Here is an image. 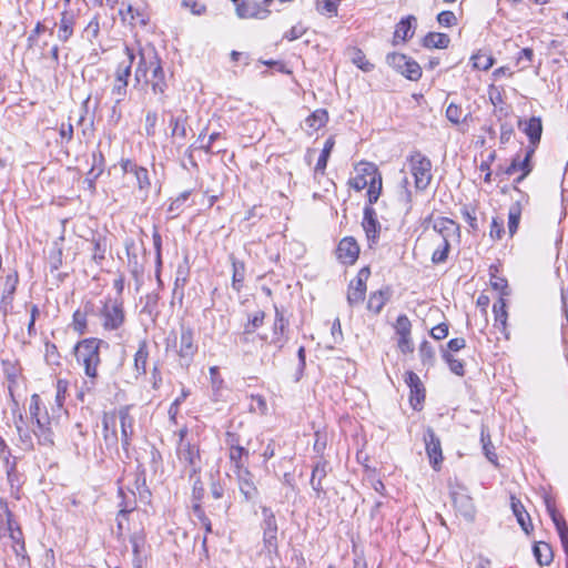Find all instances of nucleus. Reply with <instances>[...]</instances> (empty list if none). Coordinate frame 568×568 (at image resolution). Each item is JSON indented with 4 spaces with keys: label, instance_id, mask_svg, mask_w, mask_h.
<instances>
[{
    "label": "nucleus",
    "instance_id": "58",
    "mask_svg": "<svg viewBox=\"0 0 568 568\" xmlns=\"http://www.w3.org/2000/svg\"><path fill=\"white\" fill-rule=\"evenodd\" d=\"M210 378L213 390L219 392L223 387L224 381L219 373L217 366L210 367Z\"/></svg>",
    "mask_w": 568,
    "mask_h": 568
},
{
    "label": "nucleus",
    "instance_id": "54",
    "mask_svg": "<svg viewBox=\"0 0 568 568\" xmlns=\"http://www.w3.org/2000/svg\"><path fill=\"white\" fill-rule=\"evenodd\" d=\"M337 0H321L317 2V10L329 17L337 14Z\"/></svg>",
    "mask_w": 568,
    "mask_h": 568
},
{
    "label": "nucleus",
    "instance_id": "3",
    "mask_svg": "<svg viewBox=\"0 0 568 568\" xmlns=\"http://www.w3.org/2000/svg\"><path fill=\"white\" fill-rule=\"evenodd\" d=\"M134 79L136 83L144 82L150 85L152 92L160 97V101H164L168 83L161 60L154 50L140 53Z\"/></svg>",
    "mask_w": 568,
    "mask_h": 568
},
{
    "label": "nucleus",
    "instance_id": "9",
    "mask_svg": "<svg viewBox=\"0 0 568 568\" xmlns=\"http://www.w3.org/2000/svg\"><path fill=\"white\" fill-rule=\"evenodd\" d=\"M197 352V345L194 342V334L192 328L182 326L180 336V346L176 351L181 364L189 366L193 356Z\"/></svg>",
    "mask_w": 568,
    "mask_h": 568
},
{
    "label": "nucleus",
    "instance_id": "10",
    "mask_svg": "<svg viewBox=\"0 0 568 568\" xmlns=\"http://www.w3.org/2000/svg\"><path fill=\"white\" fill-rule=\"evenodd\" d=\"M424 442L430 465L435 470L439 469L443 462L442 444L433 428L428 427L425 430Z\"/></svg>",
    "mask_w": 568,
    "mask_h": 568
},
{
    "label": "nucleus",
    "instance_id": "63",
    "mask_svg": "<svg viewBox=\"0 0 568 568\" xmlns=\"http://www.w3.org/2000/svg\"><path fill=\"white\" fill-rule=\"evenodd\" d=\"M490 284L494 290L498 291L503 296L508 295V284L507 281L503 277H498L496 275L491 276Z\"/></svg>",
    "mask_w": 568,
    "mask_h": 568
},
{
    "label": "nucleus",
    "instance_id": "1",
    "mask_svg": "<svg viewBox=\"0 0 568 568\" xmlns=\"http://www.w3.org/2000/svg\"><path fill=\"white\" fill-rule=\"evenodd\" d=\"M30 418L34 428L29 429L22 415L14 420L19 442L23 450H31L34 447V437L39 445H53V430L51 428V419L45 410L42 412L41 398L38 394H33L29 405Z\"/></svg>",
    "mask_w": 568,
    "mask_h": 568
},
{
    "label": "nucleus",
    "instance_id": "2",
    "mask_svg": "<svg viewBox=\"0 0 568 568\" xmlns=\"http://www.w3.org/2000/svg\"><path fill=\"white\" fill-rule=\"evenodd\" d=\"M108 347V344L99 338L90 337L80 341L74 346V355L78 364L83 367L85 379L81 387L80 396L84 392L91 393L95 389L99 378L98 367L101 364L100 348Z\"/></svg>",
    "mask_w": 568,
    "mask_h": 568
},
{
    "label": "nucleus",
    "instance_id": "16",
    "mask_svg": "<svg viewBox=\"0 0 568 568\" xmlns=\"http://www.w3.org/2000/svg\"><path fill=\"white\" fill-rule=\"evenodd\" d=\"M288 326V321L284 317L282 311L275 307V320L273 323V334L270 341L271 344L276 346V348L281 349L285 345L287 337L285 336V331Z\"/></svg>",
    "mask_w": 568,
    "mask_h": 568
},
{
    "label": "nucleus",
    "instance_id": "31",
    "mask_svg": "<svg viewBox=\"0 0 568 568\" xmlns=\"http://www.w3.org/2000/svg\"><path fill=\"white\" fill-rule=\"evenodd\" d=\"M534 555L541 566H547L552 561L554 555L549 544L539 541L534 546Z\"/></svg>",
    "mask_w": 568,
    "mask_h": 568
},
{
    "label": "nucleus",
    "instance_id": "33",
    "mask_svg": "<svg viewBox=\"0 0 568 568\" xmlns=\"http://www.w3.org/2000/svg\"><path fill=\"white\" fill-rule=\"evenodd\" d=\"M450 42V39L445 33L429 32L423 41L426 48L446 49Z\"/></svg>",
    "mask_w": 568,
    "mask_h": 568
},
{
    "label": "nucleus",
    "instance_id": "49",
    "mask_svg": "<svg viewBox=\"0 0 568 568\" xmlns=\"http://www.w3.org/2000/svg\"><path fill=\"white\" fill-rule=\"evenodd\" d=\"M396 334L399 336H407L412 333V323L407 315L402 314L397 317L396 323L394 325Z\"/></svg>",
    "mask_w": 568,
    "mask_h": 568
},
{
    "label": "nucleus",
    "instance_id": "57",
    "mask_svg": "<svg viewBox=\"0 0 568 568\" xmlns=\"http://www.w3.org/2000/svg\"><path fill=\"white\" fill-rule=\"evenodd\" d=\"M437 21L443 27H453L457 22V18L453 11H442L437 16Z\"/></svg>",
    "mask_w": 568,
    "mask_h": 568
},
{
    "label": "nucleus",
    "instance_id": "5",
    "mask_svg": "<svg viewBox=\"0 0 568 568\" xmlns=\"http://www.w3.org/2000/svg\"><path fill=\"white\" fill-rule=\"evenodd\" d=\"M98 315L101 318V324L105 331L119 329L125 321V313L123 301L121 297L108 296L101 301V307Z\"/></svg>",
    "mask_w": 568,
    "mask_h": 568
},
{
    "label": "nucleus",
    "instance_id": "34",
    "mask_svg": "<svg viewBox=\"0 0 568 568\" xmlns=\"http://www.w3.org/2000/svg\"><path fill=\"white\" fill-rule=\"evenodd\" d=\"M229 450L230 460L234 464L236 471L247 469L245 464L250 455L248 450L243 446L232 447V449Z\"/></svg>",
    "mask_w": 568,
    "mask_h": 568
},
{
    "label": "nucleus",
    "instance_id": "28",
    "mask_svg": "<svg viewBox=\"0 0 568 568\" xmlns=\"http://www.w3.org/2000/svg\"><path fill=\"white\" fill-rule=\"evenodd\" d=\"M389 297L390 291L388 288L373 292L369 295L367 308L374 312L375 314H378L386 304V302L389 300Z\"/></svg>",
    "mask_w": 568,
    "mask_h": 568
},
{
    "label": "nucleus",
    "instance_id": "24",
    "mask_svg": "<svg viewBox=\"0 0 568 568\" xmlns=\"http://www.w3.org/2000/svg\"><path fill=\"white\" fill-rule=\"evenodd\" d=\"M416 24V18L414 16H408L402 19L395 28L394 32V41L402 40L406 41L407 39L414 36Z\"/></svg>",
    "mask_w": 568,
    "mask_h": 568
},
{
    "label": "nucleus",
    "instance_id": "18",
    "mask_svg": "<svg viewBox=\"0 0 568 568\" xmlns=\"http://www.w3.org/2000/svg\"><path fill=\"white\" fill-rule=\"evenodd\" d=\"M239 487L244 496L245 500H253L257 497V488L253 481V475L248 469H242L236 471Z\"/></svg>",
    "mask_w": 568,
    "mask_h": 568
},
{
    "label": "nucleus",
    "instance_id": "59",
    "mask_svg": "<svg viewBox=\"0 0 568 568\" xmlns=\"http://www.w3.org/2000/svg\"><path fill=\"white\" fill-rule=\"evenodd\" d=\"M158 122V114L154 111H149L145 115V132L146 135L152 136L155 133V125Z\"/></svg>",
    "mask_w": 568,
    "mask_h": 568
},
{
    "label": "nucleus",
    "instance_id": "52",
    "mask_svg": "<svg viewBox=\"0 0 568 568\" xmlns=\"http://www.w3.org/2000/svg\"><path fill=\"white\" fill-rule=\"evenodd\" d=\"M419 356L423 364H433L435 359V352L428 341H424L419 345Z\"/></svg>",
    "mask_w": 568,
    "mask_h": 568
},
{
    "label": "nucleus",
    "instance_id": "62",
    "mask_svg": "<svg viewBox=\"0 0 568 568\" xmlns=\"http://www.w3.org/2000/svg\"><path fill=\"white\" fill-rule=\"evenodd\" d=\"M73 327L79 333L83 334L87 328V315L80 311L73 314Z\"/></svg>",
    "mask_w": 568,
    "mask_h": 568
},
{
    "label": "nucleus",
    "instance_id": "44",
    "mask_svg": "<svg viewBox=\"0 0 568 568\" xmlns=\"http://www.w3.org/2000/svg\"><path fill=\"white\" fill-rule=\"evenodd\" d=\"M351 59L352 62L364 72H371L374 69V64L366 59L364 52L358 48L352 50Z\"/></svg>",
    "mask_w": 568,
    "mask_h": 568
},
{
    "label": "nucleus",
    "instance_id": "15",
    "mask_svg": "<svg viewBox=\"0 0 568 568\" xmlns=\"http://www.w3.org/2000/svg\"><path fill=\"white\" fill-rule=\"evenodd\" d=\"M337 258L344 264H353L358 257L359 246L353 237H344L337 246Z\"/></svg>",
    "mask_w": 568,
    "mask_h": 568
},
{
    "label": "nucleus",
    "instance_id": "35",
    "mask_svg": "<svg viewBox=\"0 0 568 568\" xmlns=\"http://www.w3.org/2000/svg\"><path fill=\"white\" fill-rule=\"evenodd\" d=\"M511 509L523 530L528 532V527L530 526L529 515L527 514L520 500L516 499L515 497H511Z\"/></svg>",
    "mask_w": 568,
    "mask_h": 568
},
{
    "label": "nucleus",
    "instance_id": "42",
    "mask_svg": "<svg viewBox=\"0 0 568 568\" xmlns=\"http://www.w3.org/2000/svg\"><path fill=\"white\" fill-rule=\"evenodd\" d=\"M92 260L97 264H101V262L105 258L106 252V241L102 236H93L92 241Z\"/></svg>",
    "mask_w": 568,
    "mask_h": 568
},
{
    "label": "nucleus",
    "instance_id": "60",
    "mask_svg": "<svg viewBox=\"0 0 568 568\" xmlns=\"http://www.w3.org/2000/svg\"><path fill=\"white\" fill-rule=\"evenodd\" d=\"M534 57V51L530 48H525L519 52L517 58V64L520 65L521 69H526L531 62Z\"/></svg>",
    "mask_w": 568,
    "mask_h": 568
},
{
    "label": "nucleus",
    "instance_id": "46",
    "mask_svg": "<svg viewBox=\"0 0 568 568\" xmlns=\"http://www.w3.org/2000/svg\"><path fill=\"white\" fill-rule=\"evenodd\" d=\"M471 60L476 69L484 71L488 70L494 64V58L490 54L484 52H478L474 54L471 57Z\"/></svg>",
    "mask_w": 568,
    "mask_h": 568
},
{
    "label": "nucleus",
    "instance_id": "38",
    "mask_svg": "<svg viewBox=\"0 0 568 568\" xmlns=\"http://www.w3.org/2000/svg\"><path fill=\"white\" fill-rule=\"evenodd\" d=\"M93 163L92 168L88 172L87 180L89 181V185L93 186L94 181L102 174L104 170V156L101 152L93 153Z\"/></svg>",
    "mask_w": 568,
    "mask_h": 568
},
{
    "label": "nucleus",
    "instance_id": "14",
    "mask_svg": "<svg viewBox=\"0 0 568 568\" xmlns=\"http://www.w3.org/2000/svg\"><path fill=\"white\" fill-rule=\"evenodd\" d=\"M452 499L455 508L465 517L467 520H473L475 516V507L471 497L460 488L452 491Z\"/></svg>",
    "mask_w": 568,
    "mask_h": 568
},
{
    "label": "nucleus",
    "instance_id": "55",
    "mask_svg": "<svg viewBox=\"0 0 568 568\" xmlns=\"http://www.w3.org/2000/svg\"><path fill=\"white\" fill-rule=\"evenodd\" d=\"M170 125L172 126V135L173 136H179L181 139H185L186 138L185 121L182 120L180 116L172 118L170 120Z\"/></svg>",
    "mask_w": 568,
    "mask_h": 568
},
{
    "label": "nucleus",
    "instance_id": "56",
    "mask_svg": "<svg viewBox=\"0 0 568 568\" xmlns=\"http://www.w3.org/2000/svg\"><path fill=\"white\" fill-rule=\"evenodd\" d=\"M504 233V220L499 217H494L489 231L490 237L493 240H501Z\"/></svg>",
    "mask_w": 568,
    "mask_h": 568
},
{
    "label": "nucleus",
    "instance_id": "25",
    "mask_svg": "<svg viewBox=\"0 0 568 568\" xmlns=\"http://www.w3.org/2000/svg\"><path fill=\"white\" fill-rule=\"evenodd\" d=\"M149 358V347L145 339L139 343V348L134 354V372L136 376H143L146 374V364Z\"/></svg>",
    "mask_w": 568,
    "mask_h": 568
},
{
    "label": "nucleus",
    "instance_id": "6",
    "mask_svg": "<svg viewBox=\"0 0 568 568\" xmlns=\"http://www.w3.org/2000/svg\"><path fill=\"white\" fill-rule=\"evenodd\" d=\"M407 164L414 178L415 189L425 191L433 179L430 160L422 152L414 151L407 156Z\"/></svg>",
    "mask_w": 568,
    "mask_h": 568
},
{
    "label": "nucleus",
    "instance_id": "7",
    "mask_svg": "<svg viewBox=\"0 0 568 568\" xmlns=\"http://www.w3.org/2000/svg\"><path fill=\"white\" fill-rule=\"evenodd\" d=\"M178 457L184 464V471L193 479L201 470V457L197 446L182 442L178 447Z\"/></svg>",
    "mask_w": 568,
    "mask_h": 568
},
{
    "label": "nucleus",
    "instance_id": "22",
    "mask_svg": "<svg viewBox=\"0 0 568 568\" xmlns=\"http://www.w3.org/2000/svg\"><path fill=\"white\" fill-rule=\"evenodd\" d=\"M236 14L241 19H265L268 11L261 8L255 2H241L236 6Z\"/></svg>",
    "mask_w": 568,
    "mask_h": 568
},
{
    "label": "nucleus",
    "instance_id": "27",
    "mask_svg": "<svg viewBox=\"0 0 568 568\" xmlns=\"http://www.w3.org/2000/svg\"><path fill=\"white\" fill-rule=\"evenodd\" d=\"M366 187L368 201L366 206H372L378 201L383 190V179L379 170L373 175L372 180L368 181Z\"/></svg>",
    "mask_w": 568,
    "mask_h": 568
},
{
    "label": "nucleus",
    "instance_id": "50",
    "mask_svg": "<svg viewBox=\"0 0 568 568\" xmlns=\"http://www.w3.org/2000/svg\"><path fill=\"white\" fill-rule=\"evenodd\" d=\"M128 82L113 81L111 88V95L114 99L115 104H120L128 93Z\"/></svg>",
    "mask_w": 568,
    "mask_h": 568
},
{
    "label": "nucleus",
    "instance_id": "21",
    "mask_svg": "<svg viewBox=\"0 0 568 568\" xmlns=\"http://www.w3.org/2000/svg\"><path fill=\"white\" fill-rule=\"evenodd\" d=\"M327 475V463L324 460H318L312 470V476L310 484L313 490L316 494V497L320 498L322 495H325V490L323 487V479Z\"/></svg>",
    "mask_w": 568,
    "mask_h": 568
},
{
    "label": "nucleus",
    "instance_id": "53",
    "mask_svg": "<svg viewBox=\"0 0 568 568\" xmlns=\"http://www.w3.org/2000/svg\"><path fill=\"white\" fill-rule=\"evenodd\" d=\"M449 251V242L446 237H442V247L435 250V252L432 255V261L435 264L444 263L447 260Z\"/></svg>",
    "mask_w": 568,
    "mask_h": 568
},
{
    "label": "nucleus",
    "instance_id": "37",
    "mask_svg": "<svg viewBox=\"0 0 568 568\" xmlns=\"http://www.w3.org/2000/svg\"><path fill=\"white\" fill-rule=\"evenodd\" d=\"M493 312L495 315V326L504 332L506 329L508 314L506 311V302L503 297L494 304Z\"/></svg>",
    "mask_w": 568,
    "mask_h": 568
},
{
    "label": "nucleus",
    "instance_id": "20",
    "mask_svg": "<svg viewBox=\"0 0 568 568\" xmlns=\"http://www.w3.org/2000/svg\"><path fill=\"white\" fill-rule=\"evenodd\" d=\"M125 59L120 61L115 71L113 81L128 82L131 77L132 64L135 59L134 52L129 47L124 48Z\"/></svg>",
    "mask_w": 568,
    "mask_h": 568
},
{
    "label": "nucleus",
    "instance_id": "45",
    "mask_svg": "<svg viewBox=\"0 0 568 568\" xmlns=\"http://www.w3.org/2000/svg\"><path fill=\"white\" fill-rule=\"evenodd\" d=\"M399 73H402L412 81H417L422 77V69L416 61L409 58L405 67L399 71Z\"/></svg>",
    "mask_w": 568,
    "mask_h": 568
},
{
    "label": "nucleus",
    "instance_id": "43",
    "mask_svg": "<svg viewBox=\"0 0 568 568\" xmlns=\"http://www.w3.org/2000/svg\"><path fill=\"white\" fill-rule=\"evenodd\" d=\"M521 217V207L519 203H514L508 211V233L513 236L518 229Z\"/></svg>",
    "mask_w": 568,
    "mask_h": 568
},
{
    "label": "nucleus",
    "instance_id": "11",
    "mask_svg": "<svg viewBox=\"0 0 568 568\" xmlns=\"http://www.w3.org/2000/svg\"><path fill=\"white\" fill-rule=\"evenodd\" d=\"M378 171L376 164L372 162L362 161L355 166L356 175L348 181V185L355 191L359 192L366 189L367 183L372 180L373 175Z\"/></svg>",
    "mask_w": 568,
    "mask_h": 568
},
{
    "label": "nucleus",
    "instance_id": "51",
    "mask_svg": "<svg viewBox=\"0 0 568 568\" xmlns=\"http://www.w3.org/2000/svg\"><path fill=\"white\" fill-rule=\"evenodd\" d=\"M408 57L402 53L393 52L388 53L386 57V62L389 67L394 68L396 71H400L408 61Z\"/></svg>",
    "mask_w": 568,
    "mask_h": 568
},
{
    "label": "nucleus",
    "instance_id": "41",
    "mask_svg": "<svg viewBox=\"0 0 568 568\" xmlns=\"http://www.w3.org/2000/svg\"><path fill=\"white\" fill-rule=\"evenodd\" d=\"M469 113L466 112L459 104L450 102L446 109V118L453 124H459L465 122L468 118Z\"/></svg>",
    "mask_w": 568,
    "mask_h": 568
},
{
    "label": "nucleus",
    "instance_id": "29",
    "mask_svg": "<svg viewBox=\"0 0 568 568\" xmlns=\"http://www.w3.org/2000/svg\"><path fill=\"white\" fill-rule=\"evenodd\" d=\"M532 170V165L530 163V160L527 158H524L520 160L519 158L513 159L510 165L506 169L505 173L507 175H513L517 171H521V175L516 180L517 182H521Z\"/></svg>",
    "mask_w": 568,
    "mask_h": 568
},
{
    "label": "nucleus",
    "instance_id": "39",
    "mask_svg": "<svg viewBox=\"0 0 568 568\" xmlns=\"http://www.w3.org/2000/svg\"><path fill=\"white\" fill-rule=\"evenodd\" d=\"M328 120V114L326 110L318 109L314 111L311 115H308L305 120V124L312 130L317 131L322 126L326 124Z\"/></svg>",
    "mask_w": 568,
    "mask_h": 568
},
{
    "label": "nucleus",
    "instance_id": "48",
    "mask_svg": "<svg viewBox=\"0 0 568 568\" xmlns=\"http://www.w3.org/2000/svg\"><path fill=\"white\" fill-rule=\"evenodd\" d=\"M443 358L448 364L449 369L454 374H456L458 376H463L465 374L463 361L455 358L449 352H443Z\"/></svg>",
    "mask_w": 568,
    "mask_h": 568
},
{
    "label": "nucleus",
    "instance_id": "19",
    "mask_svg": "<svg viewBox=\"0 0 568 568\" xmlns=\"http://www.w3.org/2000/svg\"><path fill=\"white\" fill-rule=\"evenodd\" d=\"M103 425V439L108 448H116L118 434H116V416L114 414H104L102 418Z\"/></svg>",
    "mask_w": 568,
    "mask_h": 568
},
{
    "label": "nucleus",
    "instance_id": "12",
    "mask_svg": "<svg viewBox=\"0 0 568 568\" xmlns=\"http://www.w3.org/2000/svg\"><path fill=\"white\" fill-rule=\"evenodd\" d=\"M114 415L116 420L119 419L120 422L122 447L124 450H128L133 436L134 418L130 414L129 406L121 407Z\"/></svg>",
    "mask_w": 568,
    "mask_h": 568
},
{
    "label": "nucleus",
    "instance_id": "61",
    "mask_svg": "<svg viewBox=\"0 0 568 568\" xmlns=\"http://www.w3.org/2000/svg\"><path fill=\"white\" fill-rule=\"evenodd\" d=\"M397 347L403 354H409L414 352V344L410 335L399 336L397 339Z\"/></svg>",
    "mask_w": 568,
    "mask_h": 568
},
{
    "label": "nucleus",
    "instance_id": "32",
    "mask_svg": "<svg viewBox=\"0 0 568 568\" xmlns=\"http://www.w3.org/2000/svg\"><path fill=\"white\" fill-rule=\"evenodd\" d=\"M233 274H232V287L234 291L240 292L244 277H245V265L243 262L237 261L233 255H231Z\"/></svg>",
    "mask_w": 568,
    "mask_h": 568
},
{
    "label": "nucleus",
    "instance_id": "23",
    "mask_svg": "<svg viewBox=\"0 0 568 568\" xmlns=\"http://www.w3.org/2000/svg\"><path fill=\"white\" fill-rule=\"evenodd\" d=\"M396 200L397 203L402 206L404 214L407 215L413 207V196L407 176H404L397 186Z\"/></svg>",
    "mask_w": 568,
    "mask_h": 568
},
{
    "label": "nucleus",
    "instance_id": "26",
    "mask_svg": "<svg viewBox=\"0 0 568 568\" xmlns=\"http://www.w3.org/2000/svg\"><path fill=\"white\" fill-rule=\"evenodd\" d=\"M523 131L529 138L530 144H538L540 142L542 133L541 119L537 116H531L524 123Z\"/></svg>",
    "mask_w": 568,
    "mask_h": 568
},
{
    "label": "nucleus",
    "instance_id": "30",
    "mask_svg": "<svg viewBox=\"0 0 568 568\" xmlns=\"http://www.w3.org/2000/svg\"><path fill=\"white\" fill-rule=\"evenodd\" d=\"M18 283V276L17 275H8L6 281V290L1 297V304L3 305V315L6 316L8 313V308L12 303L13 294L16 292Z\"/></svg>",
    "mask_w": 568,
    "mask_h": 568
},
{
    "label": "nucleus",
    "instance_id": "36",
    "mask_svg": "<svg viewBox=\"0 0 568 568\" xmlns=\"http://www.w3.org/2000/svg\"><path fill=\"white\" fill-rule=\"evenodd\" d=\"M552 521L556 526V529L559 534L560 541L562 545V548L565 550V554L567 556V568H568V526L562 517L556 515L555 511L551 513Z\"/></svg>",
    "mask_w": 568,
    "mask_h": 568
},
{
    "label": "nucleus",
    "instance_id": "64",
    "mask_svg": "<svg viewBox=\"0 0 568 568\" xmlns=\"http://www.w3.org/2000/svg\"><path fill=\"white\" fill-rule=\"evenodd\" d=\"M130 542L132 545L134 556L138 557L140 549L144 546L145 537L142 532H135L130 537Z\"/></svg>",
    "mask_w": 568,
    "mask_h": 568
},
{
    "label": "nucleus",
    "instance_id": "40",
    "mask_svg": "<svg viewBox=\"0 0 568 568\" xmlns=\"http://www.w3.org/2000/svg\"><path fill=\"white\" fill-rule=\"evenodd\" d=\"M334 145L335 140L333 136H329L324 143V148L315 165V173H324Z\"/></svg>",
    "mask_w": 568,
    "mask_h": 568
},
{
    "label": "nucleus",
    "instance_id": "8",
    "mask_svg": "<svg viewBox=\"0 0 568 568\" xmlns=\"http://www.w3.org/2000/svg\"><path fill=\"white\" fill-rule=\"evenodd\" d=\"M371 275L368 267H363L356 277L351 281L347 291V303L351 307L361 304L365 298L366 281Z\"/></svg>",
    "mask_w": 568,
    "mask_h": 568
},
{
    "label": "nucleus",
    "instance_id": "13",
    "mask_svg": "<svg viewBox=\"0 0 568 568\" xmlns=\"http://www.w3.org/2000/svg\"><path fill=\"white\" fill-rule=\"evenodd\" d=\"M362 226L369 244H376L379 239L381 224L376 219V212L373 206L364 207Z\"/></svg>",
    "mask_w": 568,
    "mask_h": 568
},
{
    "label": "nucleus",
    "instance_id": "17",
    "mask_svg": "<svg viewBox=\"0 0 568 568\" xmlns=\"http://www.w3.org/2000/svg\"><path fill=\"white\" fill-rule=\"evenodd\" d=\"M77 14L71 10L61 12L60 21L58 23V39L61 42H67L73 36Z\"/></svg>",
    "mask_w": 568,
    "mask_h": 568
},
{
    "label": "nucleus",
    "instance_id": "47",
    "mask_svg": "<svg viewBox=\"0 0 568 568\" xmlns=\"http://www.w3.org/2000/svg\"><path fill=\"white\" fill-rule=\"evenodd\" d=\"M133 170L136 173L135 181H136V185H138L139 190L146 195L149 193V190L151 186L148 170L143 166L141 169H133Z\"/></svg>",
    "mask_w": 568,
    "mask_h": 568
},
{
    "label": "nucleus",
    "instance_id": "4",
    "mask_svg": "<svg viewBox=\"0 0 568 568\" xmlns=\"http://www.w3.org/2000/svg\"><path fill=\"white\" fill-rule=\"evenodd\" d=\"M262 515L263 548L261 555L267 559L271 568H275L276 559L278 558L277 523L271 508L263 507Z\"/></svg>",
    "mask_w": 568,
    "mask_h": 568
}]
</instances>
